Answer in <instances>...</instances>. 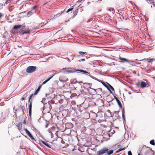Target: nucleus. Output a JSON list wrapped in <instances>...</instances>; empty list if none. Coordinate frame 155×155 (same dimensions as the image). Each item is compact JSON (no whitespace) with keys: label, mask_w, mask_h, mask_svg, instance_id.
I'll return each instance as SVG.
<instances>
[{"label":"nucleus","mask_w":155,"mask_h":155,"mask_svg":"<svg viewBox=\"0 0 155 155\" xmlns=\"http://www.w3.org/2000/svg\"><path fill=\"white\" fill-rule=\"evenodd\" d=\"M51 101H49L47 103H46L43 107V110L45 109H47L48 111H50L52 108V107L51 105Z\"/></svg>","instance_id":"1"},{"label":"nucleus","mask_w":155,"mask_h":155,"mask_svg":"<svg viewBox=\"0 0 155 155\" xmlns=\"http://www.w3.org/2000/svg\"><path fill=\"white\" fill-rule=\"evenodd\" d=\"M36 69L35 66H30L27 68L26 71L28 73H32L35 71Z\"/></svg>","instance_id":"2"},{"label":"nucleus","mask_w":155,"mask_h":155,"mask_svg":"<svg viewBox=\"0 0 155 155\" xmlns=\"http://www.w3.org/2000/svg\"><path fill=\"white\" fill-rule=\"evenodd\" d=\"M108 150L107 148L104 147L97 151V153L98 155H101L105 153Z\"/></svg>","instance_id":"3"},{"label":"nucleus","mask_w":155,"mask_h":155,"mask_svg":"<svg viewBox=\"0 0 155 155\" xmlns=\"http://www.w3.org/2000/svg\"><path fill=\"white\" fill-rule=\"evenodd\" d=\"M104 138H105L106 140H107L110 139V137L111 136L110 134L105 132L103 135Z\"/></svg>","instance_id":"4"},{"label":"nucleus","mask_w":155,"mask_h":155,"mask_svg":"<svg viewBox=\"0 0 155 155\" xmlns=\"http://www.w3.org/2000/svg\"><path fill=\"white\" fill-rule=\"evenodd\" d=\"M25 131L26 132V134L29 137L32 139L36 141L35 139L32 136L31 133L26 129H24Z\"/></svg>","instance_id":"5"},{"label":"nucleus","mask_w":155,"mask_h":155,"mask_svg":"<svg viewBox=\"0 0 155 155\" xmlns=\"http://www.w3.org/2000/svg\"><path fill=\"white\" fill-rule=\"evenodd\" d=\"M31 100L29 99L28 102H30V104L29 105V116H31V110H32V99Z\"/></svg>","instance_id":"6"},{"label":"nucleus","mask_w":155,"mask_h":155,"mask_svg":"<svg viewBox=\"0 0 155 155\" xmlns=\"http://www.w3.org/2000/svg\"><path fill=\"white\" fill-rule=\"evenodd\" d=\"M114 98L115 99V100H116V101L119 107L120 108H122V104H121V102H120V101L118 100V98L116 96H114Z\"/></svg>","instance_id":"7"},{"label":"nucleus","mask_w":155,"mask_h":155,"mask_svg":"<svg viewBox=\"0 0 155 155\" xmlns=\"http://www.w3.org/2000/svg\"><path fill=\"white\" fill-rule=\"evenodd\" d=\"M148 149H146L145 152V154L146 155H150L152 150L151 148H150L149 147H148Z\"/></svg>","instance_id":"8"},{"label":"nucleus","mask_w":155,"mask_h":155,"mask_svg":"<svg viewBox=\"0 0 155 155\" xmlns=\"http://www.w3.org/2000/svg\"><path fill=\"white\" fill-rule=\"evenodd\" d=\"M147 61L149 63H151L152 62L151 61H155V59L154 58H144L143 59L141 60L140 61Z\"/></svg>","instance_id":"9"},{"label":"nucleus","mask_w":155,"mask_h":155,"mask_svg":"<svg viewBox=\"0 0 155 155\" xmlns=\"http://www.w3.org/2000/svg\"><path fill=\"white\" fill-rule=\"evenodd\" d=\"M119 59L123 61V62H124L125 61H126L127 62H129V63H131L133 62H134V61H131L129 60H127V59L125 58H122L120 57Z\"/></svg>","instance_id":"10"},{"label":"nucleus","mask_w":155,"mask_h":155,"mask_svg":"<svg viewBox=\"0 0 155 155\" xmlns=\"http://www.w3.org/2000/svg\"><path fill=\"white\" fill-rule=\"evenodd\" d=\"M41 142L43 143V144L46 146L48 148H52L51 147V145H49V144L48 142L42 140H41Z\"/></svg>","instance_id":"11"},{"label":"nucleus","mask_w":155,"mask_h":155,"mask_svg":"<svg viewBox=\"0 0 155 155\" xmlns=\"http://www.w3.org/2000/svg\"><path fill=\"white\" fill-rule=\"evenodd\" d=\"M74 71H79L80 72H82L83 74H89V73L87 71H86L84 70L81 69H77L76 70H75Z\"/></svg>","instance_id":"12"},{"label":"nucleus","mask_w":155,"mask_h":155,"mask_svg":"<svg viewBox=\"0 0 155 155\" xmlns=\"http://www.w3.org/2000/svg\"><path fill=\"white\" fill-rule=\"evenodd\" d=\"M124 114H125V110L124 108H123L122 110V116L123 118V122L124 123V122H125V116H124Z\"/></svg>","instance_id":"13"},{"label":"nucleus","mask_w":155,"mask_h":155,"mask_svg":"<svg viewBox=\"0 0 155 155\" xmlns=\"http://www.w3.org/2000/svg\"><path fill=\"white\" fill-rule=\"evenodd\" d=\"M19 130H21L22 129V124L21 122L19 123L17 126Z\"/></svg>","instance_id":"14"},{"label":"nucleus","mask_w":155,"mask_h":155,"mask_svg":"<svg viewBox=\"0 0 155 155\" xmlns=\"http://www.w3.org/2000/svg\"><path fill=\"white\" fill-rule=\"evenodd\" d=\"M30 32V30L29 29H28L26 31H24L23 30H22L21 31L22 32V35H23L25 34H28Z\"/></svg>","instance_id":"15"},{"label":"nucleus","mask_w":155,"mask_h":155,"mask_svg":"<svg viewBox=\"0 0 155 155\" xmlns=\"http://www.w3.org/2000/svg\"><path fill=\"white\" fill-rule=\"evenodd\" d=\"M146 83L145 82L142 81L141 82L140 87L142 88H144L146 87Z\"/></svg>","instance_id":"16"},{"label":"nucleus","mask_w":155,"mask_h":155,"mask_svg":"<svg viewBox=\"0 0 155 155\" xmlns=\"http://www.w3.org/2000/svg\"><path fill=\"white\" fill-rule=\"evenodd\" d=\"M22 26V25H15L14 26L13 28L15 29H17L20 28Z\"/></svg>","instance_id":"17"},{"label":"nucleus","mask_w":155,"mask_h":155,"mask_svg":"<svg viewBox=\"0 0 155 155\" xmlns=\"http://www.w3.org/2000/svg\"><path fill=\"white\" fill-rule=\"evenodd\" d=\"M108 132L110 134V135L111 136L115 133V131L112 128H111L110 131Z\"/></svg>","instance_id":"18"},{"label":"nucleus","mask_w":155,"mask_h":155,"mask_svg":"<svg viewBox=\"0 0 155 155\" xmlns=\"http://www.w3.org/2000/svg\"><path fill=\"white\" fill-rule=\"evenodd\" d=\"M54 75H53L52 76L49 78L47 79V80H45L44 81L43 83L42 84H45L50 79H51L54 76Z\"/></svg>","instance_id":"19"},{"label":"nucleus","mask_w":155,"mask_h":155,"mask_svg":"<svg viewBox=\"0 0 155 155\" xmlns=\"http://www.w3.org/2000/svg\"><path fill=\"white\" fill-rule=\"evenodd\" d=\"M65 72L67 74H68L70 73H74L75 72V71L72 70H68L65 71Z\"/></svg>","instance_id":"20"},{"label":"nucleus","mask_w":155,"mask_h":155,"mask_svg":"<svg viewBox=\"0 0 155 155\" xmlns=\"http://www.w3.org/2000/svg\"><path fill=\"white\" fill-rule=\"evenodd\" d=\"M21 110H22L23 114H24L25 111V107L23 106H21Z\"/></svg>","instance_id":"21"},{"label":"nucleus","mask_w":155,"mask_h":155,"mask_svg":"<svg viewBox=\"0 0 155 155\" xmlns=\"http://www.w3.org/2000/svg\"><path fill=\"white\" fill-rule=\"evenodd\" d=\"M41 87V86H39L38 89L36 90L34 93L35 95H36L37 94V93L38 92Z\"/></svg>","instance_id":"22"},{"label":"nucleus","mask_w":155,"mask_h":155,"mask_svg":"<svg viewBox=\"0 0 155 155\" xmlns=\"http://www.w3.org/2000/svg\"><path fill=\"white\" fill-rule=\"evenodd\" d=\"M107 154L108 155H110L111 154H112L113 153V150H111L110 151H108V150L107 151Z\"/></svg>","instance_id":"23"},{"label":"nucleus","mask_w":155,"mask_h":155,"mask_svg":"<svg viewBox=\"0 0 155 155\" xmlns=\"http://www.w3.org/2000/svg\"><path fill=\"white\" fill-rule=\"evenodd\" d=\"M46 98H43L42 101L41 102L42 103H43L44 105H45V104L47 102H45Z\"/></svg>","instance_id":"24"},{"label":"nucleus","mask_w":155,"mask_h":155,"mask_svg":"<svg viewBox=\"0 0 155 155\" xmlns=\"http://www.w3.org/2000/svg\"><path fill=\"white\" fill-rule=\"evenodd\" d=\"M101 83L107 89L108 87L107 85L104 82H101Z\"/></svg>","instance_id":"25"},{"label":"nucleus","mask_w":155,"mask_h":155,"mask_svg":"<svg viewBox=\"0 0 155 155\" xmlns=\"http://www.w3.org/2000/svg\"><path fill=\"white\" fill-rule=\"evenodd\" d=\"M150 143L153 145H155V143L154 140H152L150 141Z\"/></svg>","instance_id":"26"},{"label":"nucleus","mask_w":155,"mask_h":155,"mask_svg":"<svg viewBox=\"0 0 155 155\" xmlns=\"http://www.w3.org/2000/svg\"><path fill=\"white\" fill-rule=\"evenodd\" d=\"M107 84L109 85L110 88L111 89V90L113 91H114V87L111 86L110 84H109L107 82Z\"/></svg>","instance_id":"27"},{"label":"nucleus","mask_w":155,"mask_h":155,"mask_svg":"<svg viewBox=\"0 0 155 155\" xmlns=\"http://www.w3.org/2000/svg\"><path fill=\"white\" fill-rule=\"evenodd\" d=\"M27 96V95L26 94H24L23 95V97L21 98V100L23 101L25 100L26 97Z\"/></svg>","instance_id":"28"},{"label":"nucleus","mask_w":155,"mask_h":155,"mask_svg":"<svg viewBox=\"0 0 155 155\" xmlns=\"http://www.w3.org/2000/svg\"><path fill=\"white\" fill-rule=\"evenodd\" d=\"M125 149V147H124L122 149H119L116 152V153H117L119 152H120L122 150H124Z\"/></svg>","instance_id":"29"},{"label":"nucleus","mask_w":155,"mask_h":155,"mask_svg":"<svg viewBox=\"0 0 155 155\" xmlns=\"http://www.w3.org/2000/svg\"><path fill=\"white\" fill-rule=\"evenodd\" d=\"M79 53L81 55H83L86 53V52H84L83 51H80L79 52Z\"/></svg>","instance_id":"30"},{"label":"nucleus","mask_w":155,"mask_h":155,"mask_svg":"<svg viewBox=\"0 0 155 155\" xmlns=\"http://www.w3.org/2000/svg\"><path fill=\"white\" fill-rule=\"evenodd\" d=\"M154 154H155V152L153 150H152L151 152V153L150 154V155H155Z\"/></svg>","instance_id":"31"},{"label":"nucleus","mask_w":155,"mask_h":155,"mask_svg":"<svg viewBox=\"0 0 155 155\" xmlns=\"http://www.w3.org/2000/svg\"><path fill=\"white\" fill-rule=\"evenodd\" d=\"M37 7V6L36 5H35L32 7V8H31V11L33 10L34 9H35Z\"/></svg>","instance_id":"32"},{"label":"nucleus","mask_w":155,"mask_h":155,"mask_svg":"<svg viewBox=\"0 0 155 155\" xmlns=\"http://www.w3.org/2000/svg\"><path fill=\"white\" fill-rule=\"evenodd\" d=\"M155 0H148V3H154Z\"/></svg>","instance_id":"33"},{"label":"nucleus","mask_w":155,"mask_h":155,"mask_svg":"<svg viewBox=\"0 0 155 155\" xmlns=\"http://www.w3.org/2000/svg\"><path fill=\"white\" fill-rule=\"evenodd\" d=\"M73 9V8H69L68 9V10H67V13H68V12H69L71 11V10H72Z\"/></svg>","instance_id":"34"},{"label":"nucleus","mask_w":155,"mask_h":155,"mask_svg":"<svg viewBox=\"0 0 155 155\" xmlns=\"http://www.w3.org/2000/svg\"><path fill=\"white\" fill-rule=\"evenodd\" d=\"M32 13V12L31 11H30L28 12L27 14L28 15H31Z\"/></svg>","instance_id":"35"},{"label":"nucleus","mask_w":155,"mask_h":155,"mask_svg":"<svg viewBox=\"0 0 155 155\" xmlns=\"http://www.w3.org/2000/svg\"><path fill=\"white\" fill-rule=\"evenodd\" d=\"M49 122H48V121H46V124H47L46 125V127H48V124H49Z\"/></svg>","instance_id":"36"},{"label":"nucleus","mask_w":155,"mask_h":155,"mask_svg":"<svg viewBox=\"0 0 155 155\" xmlns=\"http://www.w3.org/2000/svg\"><path fill=\"white\" fill-rule=\"evenodd\" d=\"M128 155H132V153L130 151H129L128 152Z\"/></svg>","instance_id":"37"},{"label":"nucleus","mask_w":155,"mask_h":155,"mask_svg":"<svg viewBox=\"0 0 155 155\" xmlns=\"http://www.w3.org/2000/svg\"><path fill=\"white\" fill-rule=\"evenodd\" d=\"M51 128H50L48 130V132L50 133H52V132L51 131Z\"/></svg>","instance_id":"38"},{"label":"nucleus","mask_w":155,"mask_h":155,"mask_svg":"<svg viewBox=\"0 0 155 155\" xmlns=\"http://www.w3.org/2000/svg\"><path fill=\"white\" fill-rule=\"evenodd\" d=\"M80 56H81L80 55H74V57H78Z\"/></svg>","instance_id":"39"},{"label":"nucleus","mask_w":155,"mask_h":155,"mask_svg":"<svg viewBox=\"0 0 155 155\" xmlns=\"http://www.w3.org/2000/svg\"><path fill=\"white\" fill-rule=\"evenodd\" d=\"M90 76L91 78H92L95 80V79H96V78L95 77H94L92 76H91V75H90Z\"/></svg>","instance_id":"40"},{"label":"nucleus","mask_w":155,"mask_h":155,"mask_svg":"<svg viewBox=\"0 0 155 155\" xmlns=\"http://www.w3.org/2000/svg\"><path fill=\"white\" fill-rule=\"evenodd\" d=\"M89 86V87H91V85H92V83H88V84H87ZM90 88L91 89H92L91 87H90Z\"/></svg>","instance_id":"41"},{"label":"nucleus","mask_w":155,"mask_h":155,"mask_svg":"<svg viewBox=\"0 0 155 155\" xmlns=\"http://www.w3.org/2000/svg\"><path fill=\"white\" fill-rule=\"evenodd\" d=\"M107 89L108 90L110 91V93H112V92L110 90V89L108 87Z\"/></svg>","instance_id":"42"},{"label":"nucleus","mask_w":155,"mask_h":155,"mask_svg":"<svg viewBox=\"0 0 155 155\" xmlns=\"http://www.w3.org/2000/svg\"><path fill=\"white\" fill-rule=\"evenodd\" d=\"M83 131H85L86 130V128L85 127H83L82 128Z\"/></svg>","instance_id":"43"},{"label":"nucleus","mask_w":155,"mask_h":155,"mask_svg":"<svg viewBox=\"0 0 155 155\" xmlns=\"http://www.w3.org/2000/svg\"><path fill=\"white\" fill-rule=\"evenodd\" d=\"M77 15V14L76 13L74 12L73 16V18H74L76 15Z\"/></svg>","instance_id":"44"},{"label":"nucleus","mask_w":155,"mask_h":155,"mask_svg":"<svg viewBox=\"0 0 155 155\" xmlns=\"http://www.w3.org/2000/svg\"><path fill=\"white\" fill-rule=\"evenodd\" d=\"M85 61V59H82L81 60H80L79 61L80 62L81 61Z\"/></svg>","instance_id":"45"},{"label":"nucleus","mask_w":155,"mask_h":155,"mask_svg":"<svg viewBox=\"0 0 155 155\" xmlns=\"http://www.w3.org/2000/svg\"><path fill=\"white\" fill-rule=\"evenodd\" d=\"M61 143H65V142L63 140V139H62V140L61 141Z\"/></svg>","instance_id":"46"},{"label":"nucleus","mask_w":155,"mask_h":155,"mask_svg":"<svg viewBox=\"0 0 155 155\" xmlns=\"http://www.w3.org/2000/svg\"><path fill=\"white\" fill-rule=\"evenodd\" d=\"M135 63L136 64H141L140 63L137 62H135Z\"/></svg>","instance_id":"47"},{"label":"nucleus","mask_w":155,"mask_h":155,"mask_svg":"<svg viewBox=\"0 0 155 155\" xmlns=\"http://www.w3.org/2000/svg\"><path fill=\"white\" fill-rule=\"evenodd\" d=\"M110 60H114V59L113 58H111L110 57H107Z\"/></svg>","instance_id":"48"},{"label":"nucleus","mask_w":155,"mask_h":155,"mask_svg":"<svg viewBox=\"0 0 155 155\" xmlns=\"http://www.w3.org/2000/svg\"><path fill=\"white\" fill-rule=\"evenodd\" d=\"M21 27H22V29H24L25 28V25H22V26Z\"/></svg>","instance_id":"49"},{"label":"nucleus","mask_w":155,"mask_h":155,"mask_svg":"<svg viewBox=\"0 0 155 155\" xmlns=\"http://www.w3.org/2000/svg\"><path fill=\"white\" fill-rule=\"evenodd\" d=\"M78 9H77L76 11H75V13H78Z\"/></svg>","instance_id":"50"},{"label":"nucleus","mask_w":155,"mask_h":155,"mask_svg":"<svg viewBox=\"0 0 155 155\" xmlns=\"http://www.w3.org/2000/svg\"><path fill=\"white\" fill-rule=\"evenodd\" d=\"M133 73L135 74H136V72L135 71H133Z\"/></svg>","instance_id":"51"},{"label":"nucleus","mask_w":155,"mask_h":155,"mask_svg":"<svg viewBox=\"0 0 155 155\" xmlns=\"http://www.w3.org/2000/svg\"><path fill=\"white\" fill-rule=\"evenodd\" d=\"M2 16V13H0V18H1Z\"/></svg>","instance_id":"52"},{"label":"nucleus","mask_w":155,"mask_h":155,"mask_svg":"<svg viewBox=\"0 0 155 155\" xmlns=\"http://www.w3.org/2000/svg\"><path fill=\"white\" fill-rule=\"evenodd\" d=\"M91 20V19H89V20L87 21V22H90Z\"/></svg>","instance_id":"53"},{"label":"nucleus","mask_w":155,"mask_h":155,"mask_svg":"<svg viewBox=\"0 0 155 155\" xmlns=\"http://www.w3.org/2000/svg\"><path fill=\"white\" fill-rule=\"evenodd\" d=\"M33 95V94H31V95H30V96L31 97H32Z\"/></svg>","instance_id":"54"},{"label":"nucleus","mask_w":155,"mask_h":155,"mask_svg":"<svg viewBox=\"0 0 155 155\" xmlns=\"http://www.w3.org/2000/svg\"><path fill=\"white\" fill-rule=\"evenodd\" d=\"M23 123L24 124H25L26 123V120H25L24 121Z\"/></svg>","instance_id":"55"},{"label":"nucleus","mask_w":155,"mask_h":155,"mask_svg":"<svg viewBox=\"0 0 155 155\" xmlns=\"http://www.w3.org/2000/svg\"><path fill=\"white\" fill-rule=\"evenodd\" d=\"M58 131H56L55 133V134H56L57 136V135H58Z\"/></svg>","instance_id":"56"},{"label":"nucleus","mask_w":155,"mask_h":155,"mask_svg":"<svg viewBox=\"0 0 155 155\" xmlns=\"http://www.w3.org/2000/svg\"><path fill=\"white\" fill-rule=\"evenodd\" d=\"M98 81L101 82H101H103V81H101L100 80H99V81Z\"/></svg>","instance_id":"57"},{"label":"nucleus","mask_w":155,"mask_h":155,"mask_svg":"<svg viewBox=\"0 0 155 155\" xmlns=\"http://www.w3.org/2000/svg\"><path fill=\"white\" fill-rule=\"evenodd\" d=\"M128 93L129 94H131V92L130 91L128 92Z\"/></svg>","instance_id":"58"},{"label":"nucleus","mask_w":155,"mask_h":155,"mask_svg":"<svg viewBox=\"0 0 155 155\" xmlns=\"http://www.w3.org/2000/svg\"><path fill=\"white\" fill-rule=\"evenodd\" d=\"M95 80H97V81H99V80L97 79V78H96V79H95Z\"/></svg>","instance_id":"59"},{"label":"nucleus","mask_w":155,"mask_h":155,"mask_svg":"<svg viewBox=\"0 0 155 155\" xmlns=\"http://www.w3.org/2000/svg\"><path fill=\"white\" fill-rule=\"evenodd\" d=\"M95 80H97V81H99V80L97 79V78H96V79H95Z\"/></svg>","instance_id":"60"},{"label":"nucleus","mask_w":155,"mask_h":155,"mask_svg":"<svg viewBox=\"0 0 155 155\" xmlns=\"http://www.w3.org/2000/svg\"><path fill=\"white\" fill-rule=\"evenodd\" d=\"M121 146V145H118V148H119L120 146Z\"/></svg>","instance_id":"61"},{"label":"nucleus","mask_w":155,"mask_h":155,"mask_svg":"<svg viewBox=\"0 0 155 155\" xmlns=\"http://www.w3.org/2000/svg\"><path fill=\"white\" fill-rule=\"evenodd\" d=\"M51 137H52L53 136V134L52 133H51Z\"/></svg>","instance_id":"62"},{"label":"nucleus","mask_w":155,"mask_h":155,"mask_svg":"<svg viewBox=\"0 0 155 155\" xmlns=\"http://www.w3.org/2000/svg\"><path fill=\"white\" fill-rule=\"evenodd\" d=\"M31 97L29 96V99H30V100H31Z\"/></svg>","instance_id":"63"},{"label":"nucleus","mask_w":155,"mask_h":155,"mask_svg":"<svg viewBox=\"0 0 155 155\" xmlns=\"http://www.w3.org/2000/svg\"><path fill=\"white\" fill-rule=\"evenodd\" d=\"M136 85L137 86H139L140 85H139V84H136Z\"/></svg>","instance_id":"64"}]
</instances>
